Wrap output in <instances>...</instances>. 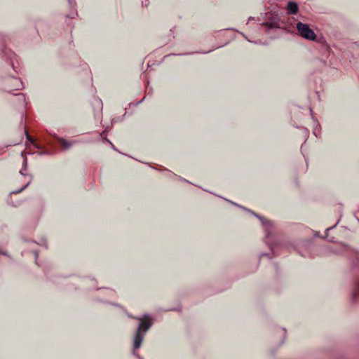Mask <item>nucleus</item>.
<instances>
[{"mask_svg":"<svg viewBox=\"0 0 359 359\" xmlns=\"http://www.w3.org/2000/svg\"><path fill=\"white\" fill-rule=\"evenodd\" d=\"M13 81H18V79H13Z\"/></svg>","mask_w":359,"mask_h":359,"instance_id":"423d86ee","label":"nucleus"},{"mask_svg":"<svg viewBox=\"0 0 359 359\" xmlns=\"http://www.w3.org/2000/svg\"><path fill=\"white\" fill-rule=\"evenodd\" d=\"M60 142H61L64 149H69V147L72 145V143H70L65 140H62L60 141Z\"/></svg>","mask_w":359,"mask_h":359,"instance_id":"20e7f679","label":"nucleus"},{"mask_svg":"<svg viewBox=\"0 0 359 359\" xmlns=\"http://www.w3.org/2000/svg\"><path fill=\"white\" fill-rule=\"evenodd\" d=\"M287 8L288 12L291 14H296L298 12V6L295 2H289Z\"/></svg>","mask_w":359,"mask_h":359,"instance_id":"7ed1b4c3","label":"nucleus"},{"mask_svg":"<svg viewBox=\"0 0 359 359\" xmlns=\"http://www.w3.org/2000/svg\"><path fill=\"white\" fill-rule=\"evenodd\" d=\"M140 321L137 332L134 337L133 348L137 349L140 347L144 334L151 326V319L149 316L138 318Z\"/></svg>","mask_w":359,"mask_h":359,"instance_id":"f257e3e1","label":"nucleus"},{"mask_svg":"<svg viewBox=\"0 0 359 359\" xmlns=\"http://www.w3.org/2000/svg\"><path fill=\"white\" fill-rule=\"evenodd\" d=\"M297 29L299 34L304 39L309 41H315L316 34L307 24L299 22L297 23Z\"/></svg>","mask_w":359,"mask_h":359,"instance_id":"f03ea898","label":"nucleus"},{"mask_svg":"<svg viewBox=\"0 0 359 359\" xmlns=\"http://www.w3.org/2000/svg\"><path fill=\"white\" fill-rule=\"evenodd\" d=\"M29 182H27L25 185H24L19 191H13V193H20V191H22L23 189H25L28 185H29Z\"/></svg>","mask_w":359,"mask_h":359,"instance_id":"39448f33","label":"nucleus"}]
</instances>
